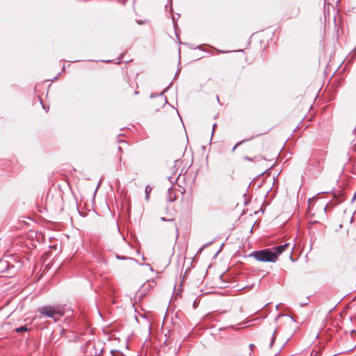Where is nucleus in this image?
Instances as JSON below:
<instances>
[{
	"label": "nucleus",
	"mask_w": 356,
	"mask_h": 356,
	"mask_svg": "<svg viewBox=\"0 0 356 356\" xmlns=\"http://www.w3.org/2000/svg\"><path fill=\"white\" fill-rule=\"evenodd\" d=\"M156 285V282L154 280H147L140 287L139 293L140 296H145L152 289H153Z\"/></svg>",
	"instance_id": "4"
},
{
	"label": "nucleus",
	"mask_w": 356,
	"mask_h": 356,
	"mask_svg": "<svg viewBox=\"0 0 356 356\" xmlns=\"http://www.w3.org/2000/svg\"><path fill=\"white\" fill-rule=\"evenodd\" d=\"M269 130H270V129H268L267 130H266V131L264 132V134L267 133Z\"/></svg>",
	"instance_id": "18"
},
{
	"label": "nucleus",
	"mask_w": 356,
	"mask_h": 356,
	"mask_svg": "<svg viewBox=\"0 0 356 356\" xmlns=\"http://www.w3.org/2000/svg\"><path fill=\"white\" fill-rule=\"evenodd\" d=\"M259 149V150L260 152H263L264 150V143L263 142H261V143H254V144H252L251 145V149Z\"/></svg>",
	"instance_id": "8"
},
{
	"label": "nucleus",
	"mask_w": 356,
	"mask_h": 356,
	"mask_svg": "<svg viewBox=\"0 0 356 356\" xmlns=\"http://www.w3.org/2000/svg\"><path fill=\"white\" fill-rule=\"evenodd\" d=\"M42 316L52 318L54 321H59L65 314L64 309L59 305H46L37 309Z\"/></svg>",
	"instance_id": "1"
},
{
	"label": "nucleus",
	"mask_w": 356,
	"mask_h": 356,
	"mask_svg": "<svg viewBox=\"0 0 356 356\" xmlns=\"http://www.w3.org/2000/svg\"><path fill=\"white\" fill-rule=\"evenodd\" d=\"M339 197H340V200H339V202H343V201L344 200V197H343V193H341L339 194Z\"/></svg>",
	"instance_id": "13"
},
{
	"label": "nucleus",
	"mask_w": 356,
	"mask_h": 356,
	"mask_svg": "<svg viewBox=\"0 0 356 356\" xmlns=\"http://www.w3.org/2000/svg\"><path fill=\"white\" fill-rule=\"evenodd\" d=\"M341 33H343V32H344L343 27L341 28Z\"/></svg>",
	"instance_id": "17"
},
{
	"label": "nucleus",
	"mask_w": 356,
	"mask_h": 356,
	"mask_svg": "<svg viewBox=\"0 0 356 356\" xmlns=\"http://www.w3.org/2000/svg\"><path fill=\"white\" fill-rule=\"evenodd\" d=\"M245 141H247V140H241V141H240V142H238V143L235 145V146L234 147L233 150H234V149L236 148V147H238V145H240L241 144H242L243 143H244V142H245Z\"/></svg>",
	"instance_id": "12"
},
{
	"label": "nucleus",
	"mask_w": 356,
	"mask_h": 356,
	"mask_svg": "<svg viewBox=\"0 0 356 356\" xmlns=\"http://www.w3.org/2000/svg\"><path fill=\"white\" fill-rule=\"evenodd\" d=\"M346 332H350L352 334V333L355 332V330H353V329H348V330H346Z\"/></svg>",
	"instance_id": "15"
},
{
	"label": "nucleus",
	"mask_w": 356,
	"mask_h": 356,
	"mask_svg": "<svg viewBox=\"0 0 356 356\" xmlns=\"http://www.w3.org/2000/svg\"><path fill=\"white\" fill-rule=\"evenodd\" d=\"M244 159L246 161L257 162V161H259L260 160H263V159L266 160V158L262 154H260V155L254 156L253 157L245 156L244 158Z\"/></svg>",
	"instance_id": "6"
},
{
	"label": "nucleus",
	"mask_w": 356,
	"mask_h": 356,
	"mask_svg": "<svg viewBox=\"0 0 356 356\" xmlns=\"http://www.w3.org/2000/svg\"><path fill=\"white\" fill-rule=\"evenodd\" d=\"M151 191H152V188L149 186H147L145 188V196H146L147 200H149V193H151Z\"/></svg>",
	"instance_id": "10"
},
{
	"label": "nucleus",
	"mask_w": 356,
	"mask_h": 356,
	"mask_svg": "<svg viewBox=\"0 0 356 356\" xmlns=\"http://www.w3.org/2000/svg\"><path fill=\"white\" fill-rule=\"evenodd\" d=\"M177 199V195L175 193L174 189L170 188L168 191V197L167 200L169 202H173Z\"/></svg>",
	"instance_id": "7"
},
{
	"label": "nucleus",
	"mask_w": 356,
	"mask_h": 356,
	"mask_svg": "<svg viewBox=\"0 0 356 356\" xmlns=\"http://www.w3.org/2000/svg\"><path fill=\"white\" fill-rule=\"evenodd\" d=\"M257 260L263 262H275L276 255L271 248L254 251L251 254Z\"/></svg>",
	"instance_id": "2"
},
{
	"label": "nucleus",
	"mask_w": 356,
	"mask_h": 356,
	"mask_svg": "<svg viewBox=\"0 0 356 356\" xmlns=\"http://www.w3.org/2000/svg\"><path fill=\"white\" fill-rule=\"evenodd\" d=\"M254 344H250V349L251 351L254 350Z\"/></svg>",
	"instance_id": "14"
},
{
	"label": "nucleus",
	"mask_w": 356,
	"mask_h": 356,
	"mask_svg": "<svg viewBox=\"0 0 356 356\" xmlns=\"http://www.w3.org/2000/svg\"><path fill=\"white\" fill-rule=\"evenodd\" d=\"M271 249L274 252V254L276 255V261L277 260L279 256L285 251H289L290 252V259L292 261H294L292 257V253L295 249V245H291L289 243H285L284 244L272 248Z\"/></svg>",
	"instance_id": "3"
},
{
	"label": "nucleus",
	"mask_w": 356,
	"mask_h": 356,
	"mask_svg": "<svg viewBox=\"0 0 356 356\" xmlns=\"http://www.w3.org/2000/svg\"><path fill=\"white\" fill-rule=\"evenodd\" d=\"M161 220L162 221H168V222H173L174 223V227L176 230V232H177V236L178 235V233H179V231H178V227L176 225V223H175V220L173 218H169V219H167L165 217H162L161 218Z\"/></svg>",
	"instance_id": "9"
},
{
	"label": "nucleus",
	"mask_w": 356,
	"mask_h": 356,
	"mask_svg": "<svg viewBox=\"0 0 356 356\" xmlns=\"http://www.w3.org/2000/svg\"><path fill=\"white\" fill-rule=\"evenodd\" d=\"M15 331L17 332H26V331H28V329H27L26 326H21L19 327L16 328Z\"/></svg>",
	"instance_id": "11"
},
{
	"label": "nucleus",
	"mask_w": 356,
	"mask_h": 356,
	"mask_svg": "<svg viewBox=\"0 0 356 356\" xmlns=\"http://www.w3.org/2000/svg\"><path fill=\"white\" fill-rule=\"evenodd\" d=\"M276 328L275 327V325H273L271 327H270L267 332V334H268V339H266V342H269V347H272L274 341H275V334L276 333Z\"/></svg>",
	"instance_id": "5"
},
{
	"label": "nucleus",
	"mask_w": 356,
	"mask_h": 356,
	"mask_svg": "<svg viewBox=\"0 0 356 356\" xmlns=\"http://www.w3.org/2000/svg\"><path fill=\"white\" fill-rule=\"evenodd\" d=\"M120 1L122 3H125V2L127 1V0H120Z\"/></svg>",
	"instance_id": "16"
}]
</instances>
